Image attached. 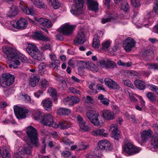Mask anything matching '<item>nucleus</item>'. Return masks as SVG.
I'll return each instance as SVG.
<instances>
[{"instance_id": "obj_35", "label": "nucleus", "mask_w": 158, "mask_h": 158, "mask_svg": "<svg viewBox=\"0 0 158 158\" xmlns=\"http://www.w3.org/2000/svg\"><path fill=\"white\" fill-rule=\"evenodd\" d=\"M51 6L55 9L59 8L61 6V3L58 0H47Z\"/></svg>"}, {"instance_id": "obj_46", "label": "nucleus", "mask_w": 158, "mask_h": 158, "mask_svg": "<svg viewBox=\"0 0 158 158\" xmlns=\"http://www.w3.org/2000/svg\"><path fill=\"white\" fill-rule=\"evenodd\" d=\"M121 9L124 11H127L129 8V6L127 1H124L121 6Z\"/></svg>"}, {"instance_id": "obj_38", "label": "nucleus", "mask_w": 158, "mask_h": 158, "mask_svg": "<svg viewBox=\"0 0 158 158\" xmlns=\"http://www.w3.org/2000/svg\"><path fill=\"white\" fill-rule=\"evenodd\" d=\"M48 64L44 63L42 62L39 65V70L38 73L40 75L43 74L45 71V67Z\"/></svg>"}, {"instance_id": "obj_41", "label": "nucleus", "mask_w": 158, "mask_h": 158, "mask_svg": "<svg viewBox=\"0 0 158 158\" xmlns=\"http://www.w3.org/2000/svg\"><path fill=\"white\" fill-rule=\"evenodd\" d=\"M58 85L59 88L61 90L65 89L67 87V84L65 81L63 80H60Z\"/></svg>"}, {"instance_id": "obj_21", "label": "nucleus", "mask_w": 158, "mask_h": 158, "mask_svg": "<svg viewBox=\"0 0 158 158\" xmlns=\"http://www.w3.org/2000/svg\"><path fill=\"white\" fill-rule=\"evenodd\" d=\"M94 136L106 137L108 135L107 131L103 129H97L94 130L91 133Z\"/></svg>"}, {"instance_id": "obj_22", "label": "nucleus", "mask_w": 158, "mask_h": 158, "mask_svg": "<svg viewBox=\"0 0 158 158\" xmlns=\"http://www.w3.org/2000/svg\"><path fill=\"white\" fill-rule=\"evenodd\" d=\"M40 80V76L37 75H32L30 77L29 85L32 87L36 86L39 81Z\"/></svg>"}, {"instance_id": "obj_10", "label": "nucleus", "mask_w": 158, "mask_h": 158, "mask_svg": "<svg viewBox=\"0 0 158 158\" xmlns=\"http://www.w3.org/2000/svg\"><path fill=\"white\" fill-rule=\"evenodd\" d=\"M136 43V42L133 39L128 37L124 40L123 46L124 49L127 52H129L132 48L135 46Z\"/></svg>"}, {"instance_id": "obj_37", "label": "nucleus", "mask_w": 158, "mask_h": 158, "mask_svg": "<svg viewBox=\"0 0 158 158\" xmlns=\"http://www.w3.org/2000/svg\"><path fill=\"white\" fill-rule=\"evenodd\" d=\"M44 113L42 111H38L36 112L34 115V119L36 120H39L43 119L44 116Z\"/></svg>"}, {"instance_id": "obj_23", "label": "nucleus", "mask_w": 158, "mask_h": 158, "mask_svg": "<svg viewBox=\"0 0 158 158\" xmlns=\"http://www.w3.org/2000/svg\"><path fill=\"white\" fill-rule=\"evenodd\" d=\"M151 130H148L143 131L141 134V137L139 138V142L144 143L147 142L150 136Z\"/></svg>"}, {"instance_id": "obj_19", "label": "nucleus", "mask_w": 158, "mask_h": 158, "mask_svg": "<svg viewBox=\"0 0 158 158\" xmlns=\"http://www.w3.org/2000/svg\"><path fill=\"white\" fill-rule=\"evenodd\" d=\"M105 84L108 87L114 89H119V85L112 79L106 78L104 80Z\"/></svg>"}, {"instance_id": "obj_47", "label": "nucleus", "mask_w": 158, "mask_h": 158, "mask_svg": "<svg viewBox=\"0 0 158 158\" xmlns=\"http://www.w3.org/2000/svg\"><path fill=\"white\" fill-rule=\"evenodd\" d=\"M71 106L73 105L74 104H76L80 101L79 98L76 97L71 96Z\"/></svg>"}, {"instance_id": "obj_8", "label": "nucleus", "mask_w": 158, "mask_h": 158, "mask_svg": "<svg viewBox=\"0 0 158 158\" xmlns=\"http://www.w3.org/2000/svg\"><path fill=\"white\" fill-rule=\"evenodd\" d=\"M74 4L72 7L71 13L73 15L80 13V10L83 7L84 1L83 0H74Z\"/></svg>"}, {"instance_id": "obj_59", "label": "nucleus", "mask_w": 158, "mask_h": 158, "mask_svg": "<svg viewBox=\"0 0 158 158\" xmlns=\"http://www.w3.org/2000/svg\"><path fill=\"white\" fill-rule=\"evenodd\" d=\"M95 86V83H93L91 84H90L89 85V88L92 90H93L94 92H89V93L91 94H94L97 93V91L96 90H94L93 89V87Z\"/></svg>"}, {"instance_id": "obj_7", "label": "nucleus", "mask_w": 158, "mask_h": 158, "mask_svg": "<svg viewBox=\"0 0 158 158\" xmlns=\"http://www.w3.org/2000/svg\"><path fill=\"white\" fill-rule=\"evenodd\" d=\"M123 148L124 152L129 155L137 153L141 150L139 148H137L129 142L125 143Z\"/></svg>"}, {"instance_id": "obj_18", "label": "nucleus", "mask_w": 158, "mask_h": 158, "mask_svg": "<svg viewBox=\"0 0 158 158\" xmlns=\"http://www.w3.org/2000/svg\"><path fill=\"white\" fill-rule=\"evenodd\" d=\"M87 5L89 9L95 12L98 10V4L93 0H86Z\"/></svg>"}, {"instance_id": "obj_31", "label": "nucleus", "mask_w": 158, "mask_h": 158, "mask_svg": "<svg viewBox=\"0 0 158 158\" xmlns=\"http://www.w3.org/2000/svg\"><path fill=\"white\" fill-rule=\"evenodd\" d=\"M134 84L136 87L140 90H143L145 88V83L139 80H136L134 81Z\"/></svg>"}, {"instance_id": "obj_58", "label": "nucleus", "mask_w": 158, "mask_h": 158, "mask_svg": "<svg viewBox=\"0 0 158 158\" xmlns=\"http://www.w3.org/2000/svg\"><path fill=\"white\" fill-rule=\"evenodd\" d=\"M148 68L149 69H154V70L158 69V64H148Z\"/></svg>"}, {"instance_id": "obj_1", "label": "nucleus", "mask_w": 158, "mask_h": 158, "mask_svg": "<svg viewBox=\"0 0 158 158\" xmlns=\"http://www.w3.org/2000/svg\"><path fill=\"white\" fill-rule=\"evenodd\" d=\"M2 50L7 55V57L12 59H19L23 62H26L27 59L26 57L20 53H17L14 48L7 46L3 47Z\"/></svg>"}, {"instance_id": "obj_40", "label": "nucleus", "mask_w": 158, "mask_h": 158, "mask_svg": "<svg viewBox=\"0 0 158 158\" xmlns=\"http://www.w3.org/2000/svg\"><path fill=\"white\" fill-rule=\"evenodd\" d=\"M98 99L100 100L101 102L106 106H108L109 103V100L107 98H105L104 96L101 94L98 96Z\"/></svg>"}, {"instance_id": "obj_33", "label": "nucleus", "mask_w": 158, "mask_h": 158, "mask_svg": "<svg viewBox=\"0 0 158 158\" xmlns=\"http://www.w3.org/2000/svg\"><path fill=\"white\" fill-rule=\"evenodd\" d=\"M49 82L45 79H41L39 83V85L40 88L45 89L49 86Z\"/></svg>"}, {"instance_id": "obj_54", "label": "nucleus", "mask_w": 158, "mask_h": 158, "mask_svg": "<svg viewBox=\"0 0 158 158\" xmlns=\"http://www.w3.org/2000/svg\"><path fill=\"white\" fill-rule=\"evenodd\" d=\"M152 53V52L150 50H144L142 52V55L143 57H146L149 56Z\"/></svg>"}, {"instance_id": "obj_9", "label": "nucleus", "mask_w": 158, "mask_h": 158, "mask_svg": "<svg viewBox=\"0 0 158 158\" xmlns=\"http://www.w3.org/2000/svg\"><path fill=\"white\" fill-rule=\"evenodd\" d=\"M27 22L24 19L20 18L17 22L15 21L11 22V25L17 29H24L27 27Z\"/></svg>"}, {"instance_id": "obj_29", "label": "nucleus", "mask_w": 158, "mask_h": 158, "mask_svg": "<svg viewBox=\"0 0 158 158\" xmlns=\"http://www.w3.org/2000/svg\"><path fill=\"white\" fill-rule=\"evenodd\" d=\"M33 37L39 40L48 41V38L43 35L41 31H37L34 33L33 35Z\"/></svg>"}, {"instance_id": "obj_24", "label": "nucleus", "mask_w": 158, "mask_h": 158, "mask_svg": "<svg viewBox=\"0 0 158 158\" xmlns=\"http://www.w3.org/2000/svg\"><path fill=\"white\" fill-rule=\"evenodd\" d=\"M19 7L23 12L27 15H35V11L33 8L27 7L23 6L21 4H20Z\"/></svg>"}, {"instance_id": "obj_61", "label": "nucleus", "mask_w": 158, "mask_h": 158, "mask_svg": "<svg viewBox=\"0 0 158 158\" xmlns=\"http://www.w3.org/2000/svg\"><path fill=\"white\" fill-rule=\"evenodd\" d=\"M77 119L80 126L85 123V122L83 120L82 118L79 115L77 117Z\"/></svg>"}, {"instance_id": "obj_53", "label": "nucleus", "mask_w": 158, "mask_h": 158, "mask_svg": "<svg viewBox=\"0 0 158 158\" xmlns=\"http://www.w3.org/2000/svg\"><path fill=\"white\" fill-rule=\"evenodd\" d=\"M152 10L155 14L158 15V1H156L154 2Z\"/></svg>"}, {"instance_id": "obj_4", "label": "nucleus", "mask_w": 158, "mask_h": 158, "mask_svg": "<svg viewBox=\"0 0 158 158\" xmlns=\"http://www.w3.org/2000/svg\"><path fill=\"white\" fill-rule=\"evenodd\" d=\"M86 116L94 126H102L98 118L99 114L98 112L94 110H89L86 112Z\"/></svg>"}, {"instance_id": "obj_43", "label": "nucleus", "mask_w": 158, "mask_h": 158, "mask_svg": "<svg viewBox=\"0 0 158 158\" xmlns=\"http://www.w3.org/2000/svg\"><path fill=\"white\" fill-rule=\"evenodd\" d=\"M146 96L151 101L155 102L156 100V96L152 93L148 92Z\"/></svg>"}, {"instance_id": "obj_34", "label": "nucleus", "mask_w": 158, "mask_h": 158, "mask_svg": "<svg viewBox=\"0 0 158 158\" xmlns=\"http://www.w3.org/2000/svg\"><path fill=\"white\" fill-rule=\"evenodd\" d=\"M34 5L36 7L41 9L44 7V3L42 0H31Z\"/></svg>"}, {"instance_id": "obj_30", "label": "nucleus", "mask_w": 158, "mask_h": 158, "mask_svg": "<svg viewBox=\"0 0 158 158\" xmlns=\"http://www.w3.org/2000/svg\"><path fill=\"white\" fill-rule=\"evenodd\" d=\"M18 12V9L15 6H12L10 7V10L8 13L7 15L9 17H12L16 16Z\"/></svg>"}, {"instance_id": "obj_14", "label": "nucleus", "mask_w": 158, "mask_h": 158, "mask_svg": "<svg viewBox=\"0 0 158 158\" xmlns=\"http://www.w3.org/2000/svg\"><path fill=\"white\" fill-rule=\"evenodd\" d=\"M118 129L116 124H112L110 126L109 130L112 131V136L115 139L118 140L120 138V133Z\"/></svg>"}, {"instance_id": "obj_15", "label": "nucleus", "mask_w": 158, "mask_h": 158, "mask_svg": "<svg viewBox=\"0 0 158 158\" xmlns=\"http://www.w3.org/2000/svg\"><path fill=\"white\" fill-rule=\"evenodd\" d=\"M71 127V123L65 121L60 122L58 123H55L54 126H53V127L55 128H59L62 130L70 128Z\"/></svg>"}, {"instance_id": "obj_2", "label": "nucleus", "mask_w": 158, "mask_h": 158, "mask_svg": "<svg viewBox=\"0 0 158 158\" xmlns=\"http://www.w3.org/2000/svg\"><path fill=\"white\" fill-rule=\"evenodd\" d=\"M26 49L29 55L34 59L42 61L44 59L43 53L34 44H28Z\"/></svg>"}, {"instance_id": "obj_11", "label": "nucleus", "mask_w": 158, "mask_h": 158, "mask_svg": "<svg viewBox=\"0 0 158 158\" xmlns=\"http://www.w3.org/2000/svg\"><path fill=\"white\" fill-rule=\"evenodd\" d=\"M98 146L99 149L102 151H111L112 149V146L110 143L105 139L100 140L98 142Z\"/></svg>"}, {"instance_id": "obj_62", "label": "nucleus", "mask_w": 158, "mask_h": 158, "mask_svg": "<svg viewBox=\"0 0 158 158\" xmlns=\"http://www.w3.org/2000/svg\"><path fill=\"white\" fill-rule=\"evenodd\" d=\"M138 18L136 17H134V18L133 19V22L134 23L136 24L138 23H139V24H143V23H142V21H141L142 19H140V20H138Z\"/></svg>"}, {"instance_id": "obj_17", "label": "nucleus", "mask_w": 158, "mask_h": 158, "mask_svg": "<svg viewBox=\"0 0 158 158\" xmlns=\"http://www.w3.org/2000/svg\"><path fill=\"white\" fill-rule=\"evenodd\" d=\"M102 113L103 117L108 121L113 120L115 118V114L113 111L106 110L103 111Z\"/></svg>"}, {"instance_id": "obj_32", "label": "nucleus", "mask_w": 158, "mask_h": 158, "mask_svg": "<svg viewBox=\"0 0 158 158\" xmlns=\"http://www.w3.org/2000/svg\"><path fill=\"white\" fill-rule=\"evenodd\" d=\"M2 158H10L11 157L9 150L4 148L0 151V155Z\"/></svg>"}, {"instance_id": "obj_13", "label": "nucleus", "mask_w": 158, "mask_h": 158, "mask_svg": "<svg viewBox=\"0 0 158 158\" xmlns=\"http://www.w3.org/2000/svg\"><path fill=\"white\" fill-rule=\"evenodd\" d=\"M41 122L44 125L48 126L53 127L56 123L54 121L53 116L49 114H45Z\"/></svg>"}, {"instance_id": "obj_64", "label": "nucleus", "mask_w": 158, "mask_h": 158, "mask_svg": "<svg viewBox=\"0 0 158 158\" xmlns=\"http://www.w3.org/2000/svg\"><path fill=\"white\" fill-rule=\"evenodd\" d=\"M99 64L102 68H106V62L105 60H101L99 62Z\"/></svg>"}, {"instance_id": "obj_45", "label": "nucleus", "mask_w": 158, "mask_h": 158, "mask_svg": "<svg viewBox=\"0 0 158 158\" xmlns=\"http://www.w3.org/2000/svg\"><path fill=\"white\" fill-rule=\"evenodd\" d=\"M29 146L30 147H25L23 149V152H24L25 154L29 155L31 153V150L32 147L30 145H29Z\"/></svg>"}, {"instance_id": "obj_60", "label": "nucleus", "mask_w": 158, "mask_h": 158, "mask_svg": "<svg viewBox=\"0 0 158 158\" xmlns=\"http://www.w3.org/2000/svg\"><path fill=\"white\" fill-rule=\"evenodd\" d=\"M70 97H68L65 98L63 101V102L65 105H68L71 106V102Z\"/></svg>"}, {"instance_id": "obj_48", "label": "nucleus", "mask_w": 158, "mask_h": 158, "mask_svg": "<svg viewBox=\"0 0 158 158\" xmlns=\"http://www.w3.org/2000/svg\"><path fill=\"white\" fill-rule=\"evenodd\" d=\"M22 97V98L26 103L29 102L31 100V98L30 96L28 95L27 94H21L20 95Z\"/></svg>"}, {"instance_id": "obj_36", "label": "nucleus", "mask_w": 158, "mask_h": 158, "mask_svg": "<svg viewBox=\"0 0 158 158\" xmlns=\"http://www.w3.org/2000/svg\"><path fill=\"white\" fill-rule=\"evenodd\" d=\"M57 112L60 115H68L71 113V110L65 108H60L58 110Z\"/></svg>"}, {"instance_id": "obj_20", "label": "nucleus", "mask_w": 158, "mask_h": 158, "mask_svg": "<svg viewBox=\"0 0 158 158\" xmlns=\"http://www.w3.org/2000/svg\"><path fill=\"white\" fill-rule=\"evenodd\" d=\"M151 146V150L152 151H155L158 148V132L152 137Z\"/></svg>"}, {"instance_id": "obj_63", "label": "nucleus", "mask_w": 158, "mask_h": 158, "mask_svg": "<svg viewBox=\"0 0 158 158\" xmlns=\"http://www.w3.org/2000/svg\"><path fill=\"white\" fill-rule=\"evenodd\" d=\"M43 94V92L41 90H39L35 92L34 93V95L35 97L39 98L40 96L42 95Z\"/></svg>"}, {"instance_id": "obj_25", "label": "nucleus", "mask_w": 158, "mask_h": 158, "mask_svg": "<svg viewBox=\"0 0 158 158\" xmlns=\"http://www.w3.org/2000/svg\"><path fill=\"white\" fill-rule=\"evenodd\" d=\"M80 63L83 65L84 68H87L92 71H96L97 69L96 65L92 63L81 61Z\"/></svg>"}, {"instance_id": "obj_26", "label": "nucleus", "mask_w": 158, "mask_h": 158, "mask_svg": "<svg viewBox=\"0 0 158 158\" xmlns=\"http://www.w3.org/2000/svg\"><path fill=\"white\" fill-rule=\"evenodd\" d=\"M37 21L40 24L47 28H50L52 26L51 21L47 19L40 18L38 19Z\"/></svg>"}, {"instance_id": "obj_6", "label": "nucleus", "mask_w": 158, "mask_h": 158, "mask_svg": "<svg viewBox=\"0 0 158 158\" xmlns=\"http://www.w3.org/2000/svg\"><path fill=\"white\" fill-rule=\"evenodd\" d=\"M76 27L75 25L66 23L59 29L58 31L64 35H70L72 34Z\"/></svg>"}, {"instance_id": "obj_55", "label": "nucleus", "mask_w": 158, "mask_h": 158, "mask_svg": "<svg viewBox=\"0 0 158 158\" xmlns=\"http://www.w3.org/2000/svg\"><path fill=\"white\" fill-rule=\"evenodd\" d=\"M80 127V128L84 131H88L90 129L89 127L86 125L85 122L84 124H81Z\"/></svg>"}, {"instance_id": "obj_5", "label": "nucleus", "mask_w": 158, "mask_h": 158, "mask_svg": "<svg viewBox=\"0 0 158 158\" xmlns=\"http://www.w3.org/2000/svg\"><path fill=\"white\" fill-rule=\"evenodd\" d=\"M14 77L8 73L3 74L2 76V78L0 80V83L1 85L5 87L6 86H10L14 82Z\"/></svg>"}, {"instance_id": "obj_3", "label": "nucleus", "mask_w": 158, "mask_h": 158, "mask_svg": "<svg viewBox=\"0 0 158 158\" xmlns=\"http://www.w3.org/2000/svg\"><path fill=\"white\" fill-rule=\"evenodd\" d=\"M26 133L31 143L35 147H38L39 145L38 135L36 129L32 126H28L27 128Z\"/></svg>"}, {"instance_id": "obj_16", "label": "nucleus", "mask_w": 158, "mask_h": 158, "mask_svg": "<svg viewBox=\"0 0 158 158\" xmlns=\"http://www.w3.org/2000/svg\"><path fill=\"white\" fill-rule=\"evenodd\" d=\"M86 40V39L84 33L82 31L79 32L77 34L74 42L76 44H82Z\"/></svg>"}, {"instance_id": "obj_49", "label": "nucleus", "mask_w": 158, "mask_h": 158, "mask_svg": "<svg viewBox=\"0 0 158 158\" xmlns=\"http://www.w3.org/2000/svg\"><path fill=\"white\" fill-rule=\"evenodd\" d=\"M123 83L125 85L132 88L133 85L129 79H124L123 81Z\"/></svg>"}, {"instance_id": "obj_27", "label": "nucleus", "mask_w": 158, "mask_h": 158, "mask_svg": "<svg viewBox=\"0 0 158 158\" xmlns=\"http://www.w3.org/2000/svg\"><path fill=\"white\" fill-rule=\"evenodd\" d=\"M42 104L46 110L50 111L51 110L52 103L50 98L44 99L42 101Z\"/></svg>"}, {"instance_id": "obj_50", "label": "nucleus", "mask_w": 158, "mask_h": 158, "mask_svg": "<svg viewBox=\"0 0 158 158\" xmlns=\"http://www.w3.org/2000/svg\"><path fill=\"white\" fill-rule=\"evenodd\" d=\"M156 15V14H155L154 12L152 10L148 12L146 17L148 19H150L154 17Z\"/></svg>"}, {"instance_id": "obj_51", "label": "nucleus", "mask_w": 158, "mask_h": 158, "mask_svg": "<svg viewBox=\"0 0 158 158\" xmlns=\"http://www.w3.org/2000/svg\"><path fill=\"white\" fill-rule=\"evenodd\" d=\"M132 5L134 7H138L140 5L139 0H131Z\"/></svg>"}, {"instance_id": "obj_12", "label": "nucleus", "mask_w": 158, "mask_h": 158, "mask_svg": "<svg viewBox=\"0 0 158 158\" xmlns=\"http://www.w3.org/2000/svg\"><path fill=\"white\" fill-rule=\"evenodd\" d=\"M14 111L16 117L19 119L26 118V114L28 113L27 110L19 108L17 106H14Z\"/></svg>"}, {"instance_id": "obj_52", "label": "nucleus", "mask_w": 158, "mask_h": 158, "mask_svg": "<svg viewBox=\"0 0 158 158\" xmlns=\"http://www.w3.org/2000/svg\"><path fill=\"white\" fill-rule=\"evenodd\" d=\"M109 17L111 19H116L118 17V15L114 12H112L108 13Z\"/></svg>"}, {"instance_id": "obj_28", "label": "nucleus", "mask_w": 158, "mask_h": 158, "mask_svg": "<svg viewBox=\"0 0 158 158\" xmlns=\"http://www.w3.org/2000/svg\"><path fill=\"white\" fill-rule=\"evenodd\" d=\"M48 92L52 96L55 104L57 102V93L56 90L52 87H50L48 90Z\"/></svg>"}, {"instance_id": "obj_39", "label": "nucleus", "mask_w": 158, "mask_h": 158, "mask_svg": "<svg viewBox=\"0 0 158 158\" xmlns=\"http://www.w3.org/2000/svg\"><path fill=\"white\" fill-rule=\"evenodd\" d=\"M93 46L95 48H98L100 45V41L99 40L98 35H94L93 39Z\"/></svg>"}, {"instance_id": "obj_44", "label": "nucleus", "mask_w": 158, "mask_h": 158, "mask_svg": "<svg viewBox=\"0 0 158 158\" xmlns=\"http://www.w3.org/2000/svg\"><path fill=\"white\" fill-rule=\"evenodd\" d=\"M106 69L113 68L116 66V63L112 61L108 60L106 61Z\"/></svg>"}, {"instance_id": "obj_57", "label": "nucleus", "mask_w": 158, "mask_h": 158, "mask_svg": "<svg viewBox=\"0 0 158 158\" xmlns=\"http://www.w3.org/2000/svg\"><path fill=\"white\" fill-rule=\"evenodd\" d=\"M63 142L66 145H70L73 143L70 141L66 137H64L62 139Z\"/></svg>"}, {"instance_id": "obj_56", "label": "nucleus", "mask_w": 158, "mask_h": 158, "mask_svg": "<svg viewBox=\"0 0 158 158\" xmlns=\"http://www.w3.org/2000/svg\"><path fill=\"white\" fill-rule=\"evenodd\" d=\"M69 91L72 93L75 94H77L79 95L80 94V92L79 90L76 89L73 87H69Z\"/></svg>"}, {"instance_id": "obj_42", "label": "nucleus", "mask_w": 158, "mask_h": 158, "mask_svg": "<svg viewBox=\"0 0 158 158\" xmlns=\"http://www.w3.org/2000/svg\"><path fill=\"white\" fill-rule=\"evenodd\" d=\"M110 42L109 41H106L103 42L102 44V48L103 50L105 51H108L109 48L110 46Z\"/></svg>"}]
</instances>
